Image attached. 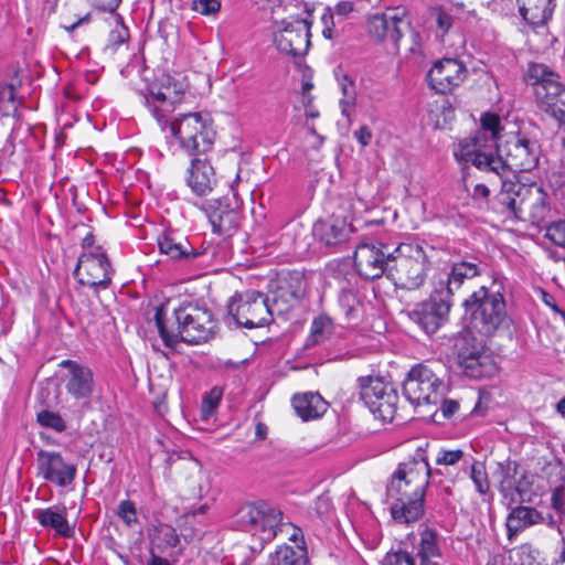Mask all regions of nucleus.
I'll use <instances>...</instances> for the list:
<instances>
[{
  "label": "nucleus",
  "mask_w": 565,
  "mask_h": 565,
  "mask_svg": "<svg viewBox=\"0 0 565 565\" xmlns=\"http://www.w3.org/2000/svg\"><path fill=\"white\" fill-rule=\"evenodd\" d=\"M544 522V516L536 509L519 505L513 508L507 518L508 539L513 540L526 527Z\"/></svg>",
  "instance_id": "c756f323"
},
{
  "label": "nucleus",
  "mask_w": 565,
  "mask_h": 565,
  "mask_svg": "<svg viewBox=\"0 0 565 565\" xmlns=\"http://www.w3.org/2000/svg\"><path fill=\"white\" fill-rule=\"evenodd\" d=\"M60 365L67 370L64 379L66 392L76 401H88L96 386L92 369L73 360H64Z\"/></svg>",
  "instance_id": "412c9836"
},
{
  "label": "nucleus",
  "mask_w": 565,
  "mask_h": 565,
  "mask_svg": "<svg viewBox=\"0 0 565 565\" xmlns=\"http://www.w3.org/2000/svg\"><path fill=\"white\" fill-rule=\"evenodd\" d=\"M191 9L203 15L215 14L221 9L220 0H192Z\"/></svg>",
  "instance_id": "3c124183"
},
{
  "label": "nucleus",
  "mask_w": 565,
  "mask_h": 565,
  "mask_svg": "<svg viewBox=\"0 0 565 565\" xmlns=\"http://www.w3.org/2000/svg\"><path fill=\"white\" fill-rule=\"evenodd\" d=\"M291 527H292V533L289 535V541L296 543L297 548H298L297 552H301V551L307 552L306 541L303 537L302 530L295 525H291Z\"/></svg>",
  "instance_id": "bf43d9fd"
},
{
  "label": "nucleus",
  "mask_w": 565,
  "mask_h": 565,
  "mask_svg": "<svg viewBox=\"0 0 565 565\" xmlns=\"http://www.w3.org/2000/svg\"><path fill=\"white\" fill-rule=\"evenodd\" d=\"M339 303L348 319L356 317L359 300L352 289H342L339 295Z\"/></svg>",
  "instance_id": "49530a36"
},
{
  "label": "nucleus",
  "mask_w": 565,
  "mask_h": 565,
  "mask_svg": "<svg viewBox=\"0 0 565 565\" xmlns=\"http://www.w3.org/2000/svg\"><path fill=\"white\" fill-rule=\"evenodd\" d=\"M282 513L265 501L246 502L241 504L235 514L234 521L242 530L262 533L263 541H271L276 537L281 527Z\"/></svg>",
  "instance_id": "6e6552de"
},
{
  "label": "nucleus",
  "mask_w": 565,
  "mask_h": 565,
  "mask_svg": "<svg viewBox=\"0 0 565 565\" xmlns=\"http://www.w3.org/2000/svg\"><path fill=\"white\" fill-rule=\"evenodd\" d=\"M479 128L482 129V134H488L490 137L504 139V136L501 135L503 130L501 118L494 113H484L480 118Z\"/></svg>",
  "instance_id": "c03bdc74"
},
{
  "label": "nucleus",
  "mask_w": 565,
  "mask_h": 565,
  "mask_svg": "<svg viewBox=\"0 0 565 565\" xmlns=\"http://www.w3.org/2000/svg\"><path fill=\"white\" fill-rule=\"evenodd\" d=\"M281 29L275 34V44L280 53L291 56L305 55L310 46V29L312 22L309 19L295 21H281Z\"/></svg>",
  "instance_id": "ddd939ff"
},
{
  "label": "nucleus",
  "mask_w": 565,
  "mask_h": 565,
  "mask_svg": "<svg viewBox=\"0 0 565 565\" xmlns=\"http://www.w3.org/2000/svg\"><path fill=\"white\" fill-rule=\"evenodd\" d=\"M462 306L468 330L486 338L492 337L508 318L503 284L497 278L490 287L473 291Z\"/></svg>",
  "instance_id": "7ed1b4c3"
},
{
  "label": "nucleus",
  "mask_w": 565,
  "mask_h": 565,
  "mask_svg": "<svg viewBox=\"0 0 565 565\" xmlns=\"http://www.w3.org/2000/svg\"><path fill=\"white\" fill-rule=\"evenodd\" d=\"M354 10V3L352 1H340L335 4L333 14L341 18L347 17Z\"/></svg>",
  "instance_id": "69168bd1"
},
{
  "label": "nucleus",
  "mask_w": 565,
  "mask_h": 565,
  "mask_svg": "<svg viewBox=\"0 0 565 565\" xmlns=\"http://www.w3.org/2000/svg\"><path fill=\"white\" fill-rule=\"evenodd\" d=\"M93 4L103 11L115 12L122 0H90Z\"/></svg>",
  "instance_id": "e2e57ef3"
},
{
  "label": "nucleus",
  "mask_w": 565,
  "mask_h": 565,
  "mask_svg": "<svg viewBox=\"0 0 565 565\" xmlns=\"http://www.w3.org/2000/svg\"><path fill=\"white\" fill-rule=\"evenodd\" d=\"M149 540L151 550L157 548L159 552H163L168 547H175L180 542L175 529L166 523L154 525L149 531Z\"/></svg>",
  "instance_id": "f704fd0d"
},
{
  "label": "nucleus",
  "mask_w": 565,
  "mask_h": 565,
  "mask_svg": "<svg viewBox=\"0 0 565 565\" xmlns=\"http://www.w3.org/2000/svg\"><path fill=\"white\" fill-rule=\"evenodd\" d=\"M352 226L347 217L331 216L315 223L312 233L315 237L328 247L338 246L349 238Z\"/></svg>",
  "instance_id": "5701e85b"
},
{
  "label": "nucleus",
  "mask_w": 565,
  "mask_h": 565,
  "mask_svg": "<svg viewBox=\"0 0 565 565\" xmlns=\"http://www.w3.org/2000/svg\"><path fill=\"white\" fill-rule=\"evenodd\" d=\"M227 313L239 327L260 328L269 323L268 298L260 291L236 292L227 303Z\"/></svg>",
  "instance_id": "1a4fd4ad"
},
{
  "label": "nucleus",
  "mask_w": 565,
  "mask_h": 565,
  "mask_svg": "<svg viewBox=\"0 0 565 565\" xmlns=\"http://www.w3.org/2000/svg\"><path fill=\"white\" fill-rule=\"evenodd\" d=\"M36 420L40 426L53 429L56 433H63L67 426L63 417L55 412L43 409L38 413Z\"/></svg>",
  "instance_id": "37998d69"
},
{
  "label": "nucleus",
  "mask_w": 565,
  "mask_h": 565,
  "mask_svg": "<svg viewBox=\"0 0 565 565\" xmlns=\"http://www.w3.org/2000/svg\"><path fill=\"white\" fill-rule=\"evenodd\" d=\"M297 301L298 299L295 291L281 289L274 296L271 302L268 301L270 318L274 315L282 316L288 313Z\"/></svg>",
  "instance_id": "58836bf2"
},
{
  "label": "nucleus",
  "mask_w": 565,
  "mask_h": 565,
  "mask_svg": "<svg viewBox=\"0 0 565 565\" xmlns=\"http://www.w3.org/2000/svg\"><path fill=\"white\" fill-rule=\"evenodd\" d=\"M360 388V398L369 407L370 412L376 417L385 420L382 411L383 401L386 395V383L384 376L369 375L361 376L358 380Z\"/></svg>",
  "instance_id": "393cba45"
},
{
  "label": "nucleus",
  "mask_w": 565,
  "mask_h": 565,
  "mask_svg": "<svg viewBox=\"0 0 565 565\" xmlns=\"http://www.w3.org/2000/svg\"><path fill=\"white\" fill-rule=\"evenodd\" d=\"M419 557H437L440 556V551L437 543V533L434 530L426 527L420 535V548L418 552Z\"/></svg>",
  "instance_id": "79ce46f5"
},
{
  "label": "nucleus",
  "mask_w": 565,
  "mask_h": 565,
  "mask_svg": "<svg viewBox=\"0 0 565 565\" xmlns=\"http://www.w3.org/2000/svg\"><path fill=\"white\" fill-rule=\"evenodd\" d=\"M201 209L215 234L231 236L239 226L241 214L231 206L227 198L209 200L202 204Z\"/></svg>",
  "instance_id": "6ab92c4d"
},
{
  "label": "nucleus",
  "mask_w": 565,
  "mask_h": 565,
  "mask_svg": "<svg viewBox=\"0 0 565 565\" xmlns=\"http://www.w3.org/2000/svg\"><path fill=\"white\" fill-rule=\"evenodd\" d=\"M296 414L305 422L321 417L328 408L327 402L318 393H305L292 397Z\"/></svg>",
  "instance_id": "7c9ffc66"
},
{
  "label": "nucleus",
  "mask_w": 565,
  "mask_h": 565,
  "mask_svg": "<svg viewBox=\"0 0 565 565\" xmlns=\"http://www.w3.org/2000/svg\"><path fill=\"white\" fill-rule=\"evenodd\" d=\"M384 248L383 243H363L356 247L354 266L360 276L371 280L383 276L388 262Z\"/></svg>",
  "instance_id": "aec40b11"
},
{
  "label": "nucleus",
  "mask_w": 565,
  "mask_h": 565,
  "mask_svg": "<svg viewBox=\"0 0 565 565\" xmlns=\"http://www.w3.org/2000/svg\"><path fill=\"white\" fill-rule=\"evenodd\" d=\"M526 84L533 86L539 108L565 125V86L548 66L531 63L524 73Z\"/></svg>",
  "instance_id": "39448f33"
},
{
  "label": "nucleus",
  "mask_w": 565,
  "mask_h": 565,
  "mask_svg": "<svg viewBox=\"0 0 565 565\" xmlns=\"http://www.w3.org/2000/svg\"><path fill=\"white\" fill-rule=\"evenodd\" d=\"M470 478L480 494H487L490 490V483L486 467L481 462H475L470 469Z\"/></svg>",
  "instance_id": "a18cd8bd"
},
{
  "label": "nucleus",
  "mask_w": 565,
  "mask_h": 565,
  "mask_svg": "<svg viewBox=\"0 0 565 565\" xmlns=\"http://www.w3.org/2000/svg\"><path fill=\"white\" fill-rule=\"evenodd\" d=\"M502 139L490 137L488 134H482L479 128L473 136L460 140L458 148L454 151L455 158L460 163H471L477 168V160L487 161L494 160L497 157V147L501 146Z\"/></svg>",
  "instance_id": "f3484780"
},
{
  "label": "nucleus",
  "mask_w": 565,
  "mask_h": 565,
  "mask_svg": "<svg viewBox=\"0 0 565 565\" xmlns=\"http://www.w3.org/2000/svg\"><path fill=\"white\" fill-rule=\"evenodd\" d=\"M38 476L57 487L65 488L76 477V466L57 451L40 450L36 455Z\"/></svg>",
  "instance_id": "2eb2a0df"
},
{
  "label": "nucleus",
  "mask_w": 565,
  "mask_h": 565,
  "mask_svg": "<svg viewBox=\"0 0 565 565\" xmlns=\"http://www.w3.org/2000/svg\"><path fill=\"white\" fill-rule=\"evenodd\" d=\"M173 316L177 331L168 329L161 308H158L154 315L159 335L167 348L174 349L180 342L192 345L204 343L216 333L217 322L206 307L186 302L175 308Z\"/></svg>",
  "instance_id": "f03ea898"
},
{
  "label": "nucleus",
  "mask_w": 565,
  "mask_h": 565,
  "mask_svg": "<svg viewBox=\"0 0 565 565\" xmlns=\"http://www.w3.org/2000/svg\"><path fill=\"white\" fill-rule=\"evenodd\" d=\"M541 145L539 140L521 132L504 135L501 146L497 147L494 160H477V169L491 172L500 180L507 179L509 172H530L539 166L541 158Z\"/></svg>",
  "instance_id": "20e7f679"
},
{
  "label": "nucleus",
  "mask_w": 565,
  "mask_h": 565,
  "mask_svg": "<svg viewBox=\"0 0 565 565\" xmlns=\"http://www.w3.org/2000/svg\"><path fill=\"white\" fill-rule=\"evenodd\" d=\"M14 87L12 85H0V113L9 115V108L14 107Z\"/></svg>",
  "instance_id": "603ef678"
},
{
  "label": "nucleus",
  "mask_w": 565,
  "mask_h": 565,
  "mask_svg": "<svg viewBox=\"0 0 565 565\" xmlns=\"http://www.w3.org/2000/svg\"><path fill=\"white\" fill-rule=\"evenodd\" d=\"M552 508L559 516L565 513V489L564 487H556L551 498Z\"/></svg>",
  "instance_id": "6e6d98bb"
},
{
  "label": "nucleus",
  "mask_w": 565,
  "mask_h": 565,
  "mask_svg": "<svg viewBox=\"0 0 565 565\" xmlns=\"http://www.w3.org/2000/svg\"><path fill=\"white\" fill-rule=\"evenodd\" d=\"M481 262L477 258L471 260L455 262L450 265L449 270L440 271L434 277V288L436 291L445 295L451 300L452 296L463 285L465 280L472 279L481 275Z\"/></svg>",
  "instance_id": "dca6fc26"
},
{
  "label": "nucleus",
  "mask_w": 565,
  "mask_h": 565,
  "mask_svg": "<svg viewBox=\"0 0 565 565\" xmlns=\"http://www.w3.org/2000/svg\"><path fill=\"white\" fill-rule=\"evenodd\" d=\"M500 181L502 182V189L495 196V206L493 209L502 214H510L522 220V205L519 204L521 203V195H519L520 184L507 182L505 179Z\"/></svg>",
  "instance_id": "473e14b6"
},
{
  "label": "nucleus",
  "mask_w": 565,
  "mask_h": 565,
  "mask_svg": "<svg viewBox=\"0 0 565 565\" xmlns=\"http://www.w3.org/2000/svg\"><path fill=\"white\" fill-rule=\"evenodd\" d=\"M452 24V18L450 14L439 11L437 14V25L443 34L447 33Z\"/></svg>",
  "instance_id": "0e129e2a"
},
{
  "label": "nucleus",
  "mask_w": 565,
  "mask_h": 565,
  "mask_svg": "<svg viewBox=\"0 0 565 565\" xmlns=\"http://www.w3.org/2000/svg\"><path fill=\"white\" fill-rule=\"evenodd\" d=\"M157 242L160 253L172 260L190 262L203 254L202 250L194 248L188 238L179 237L172 231L162 232Z\"/></svg>",
  "instance_id": "a878e982"
},
{
  "label": "nucleus",
  "mask_w": 565,
  "mask_h": 565,
  "mask_svg": "<svg viewBox=\"0 0 565 565\" xmlns=\"http://www.w3.org/2000/svg\"><path fill=\"white\" fill-rule=\"evenodd\" d=\"M223 391L214 386L205 394L202 398L200 408V419L204 423H209L210 419L215 415L216 409L221 403Z\"/></svg>",
  "instance_id": "ea45409f"
},
{
  "label": "nucleus",
  "mask_w": 565,
  "mask_h": 565,
  "mask_svg": "<svg viewBox=\"0 0 565 565\" xmlns=\"http://www.w3.org/2000/svg\"><path fill=\"white\" fill-rule=\"evenodd\" d=\"M451 306L452 301L434 288L429 299L413 310L409 318L427 334H433L447 321Z\"/></svg>",
  "instance_id": "4468645a"
},
{
  "label": "nucleus",
  "mask_w": 565,
  "mask_h": 565,
  "mask_svg": "<svg viewBox=\"0 0 565 565\" xmlns=\"http://www.w3.org/2000/svg\"><path fill=\"white\" fill-rule=\"evenodd\" d=\"M117 515L128 527H132L139 522L136 505L130 500H122L119 502L117 507Z\"/></svg>",
  "instance_id": "de8ad7c7"
},
{
  "label": "nucleus",
  "mask_w": 565,
  "mask_h": 565,
  "mask_svg": "<svg viewBox=\"0 0 565 565\" xmlns=\"http://www.w3.org/2000/svg\"><path fill=\"white\" fill-rule=\"evenodd\" d=\"M489 195H490V190L486 184L479 183L475 186V189H473V199L475 200L487 201Z\"/></svg>",
  "instance_id": "774afa93"
},
{
  "label": "nucleus",
  "mask_w": 565,
  "mask_h": 565,
  "mask_svg": "<svg viewBox=\"0 0 565 565\" xmlns=\"http://www.w3.org/2000/svg\"><path fill=\"white\" fill-rule=\"evenodd\" d=\"M510 559L514 562V565H533L535 562L530 545H521L512 550Z\"/></svg>",
  "instance_id": "09e8293b"
},
{
  "label": "nucleus",
  "mask_w": 565,
  "mask_h": 565,
  "mask_svg": "<svg viewBox=\"0 0 565 565\" xmlns=\"http://www.w3.org/2000/svg\"><path fill=\"white\" fill-rule=\"evenodd\" d=\"M391 280L398 289L414 290L419 288L426 278V255L423 248L414 243H399L391 253Z\"/></svg>",
  "instance_id": "423d86ee"
},
{
  "label": "nucleus",
  "mask_w": 565,
  "mask_h": 565,
  "mask_svg": "<svg viewBox=\"0 0 565 565\" xmlns=\"http://www.w3.org/2000/svg\"><path fill=\"white\" fill-rule=\"evenodd\" d=\"M471 333L469 331V333L456 339L455 348L458 363L469 377L489 376L495 369L493 360L484 351L482 341L477 340Z\"/></svg>",
  "instance_id": "f8f14e48"
},
{
  "label": "nucleus",
  "mask_w": 565,
  "mask_h": 565,
  "mask_svg": "<svg viewBox=\"0 0 565 565\" xmlns=\"http://www.w3.org/2000/svg\"><path fill=\"white\" fill-rule=\"evenodd\" d=\"M465 64L457 58L437 61L427 74L430 86L438 93L447 94L458 87L467 76Z\"/></svg>",
  "instance_id": "a211bd4d"
},
{
  "label": "nucleus",
  "mask_w": 565,
  "mask_h": 565,
  "mask_svg": "<svg viewBox=\"0 0 565 565\" xmlns=\"http://www.w3.org/2000/svg\"><path fill=\"white\" fill-rule=\"evenodd\" d=\"M388 7L372 10L365 15L364 32L370 43L384 44L388 36Z\"/></svg>",
  "instance_id": "2f4dec72"
},
{
  "label": "nucleus",
  "mask_w": 565,
  "mask_h": 565,
  "mask_svg": "<svg viewBox=\"0 0 565 565\" xmlns=\"http://www.w3.org/2000/svg\"><path fill=\"white\" fill-rule=\"evenodd\" d=\"M268 565H308L307 552H297L288 545L278 546L270 554Z\"/></svg>",
  "instance_id": "e433bc0d"
},
{
  "label": "nucleus",
  "mask_w": 565,
  "mask_h": 565,
  "mask_svg": "<svg viewBox=\"0 0 565 565\" xmlns=\"http://www.w3.org/2000/svg\"><path fill=\"white\" fill-rule=\"evenodd\" d=\"M433 475L425 451L418 447L408 459L401 461L391 475V492L395 495L426 494ZM393 493H391V497Z\"/></svg>",
  "instance_id": "0eeeda50"
},
{
  "label": "nucleus",
  "mask_w": 565,
  "mask_h": 565,
  "mask_svg": "<svg viewBox=\"0 0 565 565\" xmlns=\"http://www.w3.org/2000/svg\"><path fill=\"white\" fill-rule=\"evenodd\" d=\"M463 456L465 452L461 449L440 450L436 458V463L440 466H455L463 458Z\"/></svg>",
  "instance_id": "864d4df0"
},
{
  "label": "nucleus",
  "mask_w": 565,
  "mask_h": 565,
  "mask_svg": "<svg viewBox=\"0 0 565 565\" xmlns=\"http://www.w3.org/2000/svg\"><path fill=\"white\" fill-rule=\"evenodd\" d=\"M354 137L363 147H365L370 143L372 134L366 126H362L354 132Z\"/></svg>",
  "instance_id": "338daca9"
},
{
  "label": "nucleus",
  "mask_w": 565,
  "mask_h": 565,
  "mask_svg": "<svg viewBox=\"0 0 565 565\" xmlns=\"http://www.w3.org/2000/svg\"><path fill=\"white\" fill-rule=\"evenodd\" d=\"M405 35L414 38L416 34L411 26V22L399 17V12H396L391 15V40H394L396 46L399 47L401 41Z\"/></svg>",
  "instance_id": "a19ab883"
},
{
  "label": "nucleus",
  "mask_w": 565,
  "mask_h": 565,
  "mask_svg": "<svg viewBox=\"0 0 565 565\" xmlns=\"http://www.w3.org/2000/svg\"><path fill=\"white\" fill-rule=\"evenodd\" d=\"M393 558L394 561L391 559V565H415L413 556L407 552L396 551L393 553Z\"/></svg>",
  "instance_id": "052dcab7"
},
{
  "label": "nucleus",
  "mask_w": 565,
  "mask_h": 565,
  "mask_svg": "<svg viewBox=\"0 0 565 565\" xmlns=\"http://www.w3.org/2000/svg\"><path fill=\"white\" fill-rule=\"evenodd\" d=\"M332 321L329 317L322 315L315 318L305 348L310 349L327 341L332 333Z\"/></svg>",
  "instance_id": "c9c22d12"
},
{
  "label": "nucleus",
  "mask_w": 565,
  "mask_h": 565,
  "mask_svg": "<svg viewBox=\"0 0 565 565\" xmlns=\"http://www.w3.org/2000/svg\"><path fill=\"white\" fill-rule=\"evenodd\" d=\"M519 195H521L522 218L529 214L532 223L540 224L547 217L550 207L547 204V194L537 185H519Z\"/></svg>",
  "instance_id": "b1692460"
},
{
  "label": "nucleus",
  "mask_w": 565,
  "mask_h": 565,
  "mask_svg": "<svg viewBox=\"0 0 565 565\" xmlns=\"http://www.w3.org/2000/svg\"><path fill=\"white\" fill-rule=\"evenodd\" d=\"M32 515L42 527L53 530L58 536L71 537L73 535L65 505L55 504L45 509H35Z\"/></svg>",
  "instance_id": "bb28decb"
},
{
  "label": "nucleus",
  "mask_w": 565,
  "mask_h": 565,
  "mask_svg": "<svg viewBox=\"0 0 565 565\" xmlns=\"http://www.w3.org/2000/svg\"><path fill=\"white\" fill-rule=\"evenodd\" d=\"M188 186L198 196H206L216 185L215 170L206 159L194 158L185 178Z\"/></svg>",
  "instance_id": "4be33fe9"
},
{
  "label": "nucleus",
  "mask_w": 565,
  "mask_h": 565,
  "mask_svg": "<svg viewBox=\"0 0 565 565\" xmlns=\"http://www.w3.org/2000/svg\"><path fill=\"white\" fill-rule=\"evenodd\" d=\"M335 76H337L338 84H339V86L341 88V92H342L343 96H349V94H351V93H352V95H356L355 84L348 76V74L337 72Z\"/></svg>",
  "instance_id": "13d9d810"
},
{
  "label": "nucleus",
  "mask_w": 565,
  "mask_h": 565,
  "mask_svg": "<svg viewBox=\"0 0 565 565\" xmlns=\"http://www.w3.org/2000/svg\"><path fill=\"white\" fill-rule=\"evenodd\" d=\"M545 236L555 245L565 247V221L554 222L548 225Z\"/></svg>",
  "instance_id": "8fccbe9b"
},
{
  "label": "nucleus",
  "mask_w": 565,
  "mask_h": 565,
  "mask_svg": "<svg viewBox=\"0 0 565 565\" xmlns=\"http://www.w3.org/2000/svg\"><path fill=\"white\" fill-rule=\"evenodd\" d=\"M518 469L519 465L516 461L507 460L498 465V471L501 477L499 490L504 497L515 491L522 502L530 501V499L526 498L527 491L523 482L521 480L516 481Z\"/></svg>",
  "instance_id": "72a5a7b5"
},
{
  "label": "nucleus",
  "mask_w": 565,
  "mask_h": 565,
  "mask_svg": "<svg viewBox=\"0 0 565 565\" xmlns=\"http://www.w3.org/2000/svg\"><path fill=\"white\" fill-rule=\"evenodd\" d=\"M406 399L415 405H437L445 391L444 382L426 365L414 366L403 382Z\"/></svg>",
  "instance_id": "9d476101"
},
{
  "label": "nucleus",
  "mask_w": 565,
  "mask_h": 565,
  "mask_svg": "<svg viewBox=\"0 0 565 565\" xmlns=\"http://www.w3.org/2000/svg\"><path fill=\"white\" fill-rule=\"evenodd\" d=\"M425 494L396 495L391 518L397 523H414L424 515Z\"/></svg>",
  "instance_id": "cd10ccee"
},
{
  "label": "nucleus",
  "mask_w": 565,
  "mask_h": 565,
  "mask_svg": "<svg viewBox=\"0 0 565 565\" xmlns=\"http://www.w3.org/2000/svg\"><path fill=\"white\" fill-rule=\"evenodd\" d=\"M115 28L109 32L107 44L105 46V52L109 54H115L120 46L126 44L129 40V30L124 23V19L121 15H115Z\"/></svg>",
  "instance_id": "4c0bfd02"
},
{
  "label": "nucleus",
  "mask_w": 565,
  "mask_h": 565,
  "mask_svg": "<svg viewBox=\"0 0 565 565\" xmlns=\"http://www.w3.org/2000/svg\"><path fill=\"white\" fill-rule=\"evenodd\" d=\"M140 96L160 130L169 131L185 152L200 154L212 148L216 134L209 114L188 113L172 117L183 99V90L170 77L160 86L152 85L142 90Z\"/></svg>",
  "instance_id": "f257e3e1"
},
{
  "label": "nucleus",
  "mask_w": 565,
  "mask_h": 565,
  "mask_svg": "<svg viewBox=\"0 0 565 565\" xmlns=\"http://www.w3.org/2000/svg\"><path fill=\"white\" fill-rule=\"evenodd\" d=\"M355 102H356V95L349 94V96H343L340 99V108L342 115L348 119V121H351V116L354 114L355 110Z\"/></svg>",
  "instance_id": "4d7b16f0"
},
{
  "label": "nucleus",
  "mask_w": 565,
  "mask_h": 565,
  "mask_svg": "<svg viewBox=\"0 0 565 565\" xmlns=\"http://www.w3.org/2000/svg\"><path fill=\"white\" fill-rule=\"evenodd\" d=\"M521 17L533 28L545 25L553 15L555 0H516Z\"/></svg>",
  "instance_id": "c85d7f7f"
},
{
  "label": "nucleus",
  "mask_w": 565,
  "mask_h": 565,
  "mask_svg": "<svg viewBox=\"0 0 565 565\" xmlns=\"http://www.w3.org/2000/svg\"><path fill=\"white\" fill-rule=\"evenodd\" d=\"M321 22L323 25L322 35L328 40L333 39L334 30H335V22H334V14L331 9L328 8L324 10V12L321 17Z\"/></svg>",
  "instance_id": "5fc2aeb1"
},
{
  "label": "nucleus",
  "mask_w": 565,
  "mask_h": 565,
  "mask_svg": "<svg viewBox=\"0 0 565 565\" xmlns=\"http://www.w3.org/2000/svg\"><path fill=\"white\" fill-rule=\"evenodd\" d=\"M440 411L445 418H450L458 409L459 403L455 399H443L441 398Z\"/></svg>",
  "instance_id": "680f3d73"
},
{
  "label": "nucleus",
  "mask_w": 565,
  "mask_h": 565,
  "mask_svg": "<svg viewBox=\"0 0 565 565\" xmlns=\"http://www.w3.org/2000/svg\"><path fill=\"white\" fill-rule=\"evenodd\" d=\"M114 274L111 263L102 246L94 250L82 252L73 271L78 284L95 290L107 289L113 281Z\"/></svg>",
  "instance_id": "9b49d317"
}]
</instances>
